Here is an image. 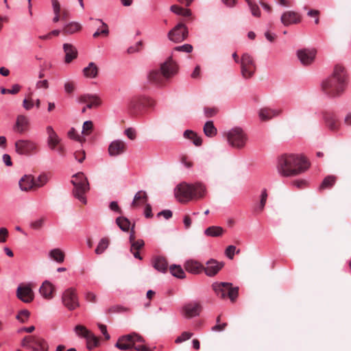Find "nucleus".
<instances>
[{
  "mask_svg": "<svg viewBox=\"0 0 351 351\" xmlns=\"http://www.w3.org/2000/svg\"><path fill=\"white\" fill-rule=\"evenodd\" d=\"M15 151L20 155L29 156L36 154L38 150L36 143L28 139H19L14 143Z\"/></svg>",
  "mask_w": 351,
  "mask_h": 351,
  "instance_id": "10",
  "label": "nucleus"
},
{
  "mask_svg": "<svg viewBox=\"0 0 351 351\" xmlns=\"http://www.w3.org/2000/svg\"><path fill=\"white\" fill-rule=\"evenodd\" d=\"M36 88H45L47 89L49 87V83L47 80L38 81L36 84Z\"/></svg>",
  "mask_w": 351,
  "mask_h": 351,
  "instance_id": "64",
  "label": "nucleus"
},
{
  "mask_svg": "<svg viewBox=\"0 0 351 351\" xmlns=\"http://www.w3.org/2000/svg\"><path fill=\"white\" fill-rule=\"evenodd\" d=\"M62 302L69 311H73L79 307L80 302L76 289L73 287L66 289L62 293Z\"/></svg>",
  "mask_w": 351,
  "mask_h": 351,
  "instance_id": "11",
  "label": "nucleus"
},
{
  "mask_svg": "<svg viewBox=\"0 0 351 351\" xmlns=\"http://www.w3.org/2000/svg\"><path fill=\"white\" fill-rule=\"evenodd\" d=\"M79 101L86 103L88 108L98 107L101 101L99 97L95 95H84L79 98Z\"/></svg>",
  "mask_w": 351,
  "mask_h": 351,
  "instance_id": "22",
  "label": "nucleus"
},
{
  "mask_svg": "<svg viewBox=\"0 0 351 351\" xmlns=\"http://www.w3.org/2000/svg\"><path fill=\"white\" fill-rule=\"evenodd\" d=\"M75 83L71 81L66 82L64 84V90L67 93H71L75 90Z\"/></svg>",
  "mask_w": 351,
  "mask_h": 351,
  "instance_id": "59",
  "label": "nucleus"
},
{
  "mask_svg": "<svg viewBox=\"0 0 351 351\" xmlns=\"http://www.w3.org/2000/svg\"><path fill=\"white\" fill-rule=\"evenodd\" d=\"M47 181V177L45 175L40 176L37 180H36V187H40L43 186Z\"/></svg>",
  "mask_w": 351,
  "mask_h": 351,
  "instance_id": "57",
  "label": "nucleus"
},
{
  "mask_svg": "<svg viewBox=\"0 0 351 351\" xmlns=\"http://www.w3.org/2000/svg\"><path fill=\"white\" fill-rule=\"evenodd\" d=\"M280 21L285 26H289L299 23L301 21V16L298 12L287 11L281 16Z\"/></svg>",
  "mask_w": 351,
  "mask_h": 351,
  "instance_id": "17",
  "label": "nucleus"
},
{
  "mask_svg": "<svg viewBox=\"0 0 351 351\" xmlns=\"http://www.w3.org/2000/svg\"><path fill=\"white\" fill-rule=\"evenodd\" d=\"M110 241L108 238H103L98 243L95 252L99 255L104 252L109 245Z\"/></svg>",
  "mask_w": 351,
  "mask_h": 351,
  "instance_id": "44",
  "label": "nucleus"
},
{
  "mask_svg": "<svg viewBox=\"0 0 351 351\" xmlns=\"http://www.w3.org/2000/svg\"><path fill=\"white\" fill-rule=\"evenodd\" d=\"M43 223H44V220L43 219H40L38 220L32 222L30 224V226L33 229L39 230L42 228Z\"/></svg>",
  "mask_w": 351,
  "mask_h": 351,
  "instance_id": "61",
  "label": "nucleus"
},
{
  "mask_svg": "<svg viewBox=\"0 0 351 351\" xmlns=\"http://www.w3.org/2000/svg\"><path fill=\"white\" fill-rule=\"evenodd\" d=\"M50 257L58 263H62L64 258V252L60 249L52 250L49 252Z\"/></svg>",
  "mask_w": 351,
  "mask_h": 351,
  "instance_id": "45",
  "label": "nucleus"
},
{
  "mask_svg": "<svg viewBox=\"0 0 351 351\" xmlns=\"http://www.w3.org/2000/svg\"><path fill=\"white\" fill-rule=\"evenodd\" d=\"M144 341L142 337L137 334L124 335L119 338L115 347L121 350H128L134 348L137 351H152L144 344H138Z\"/></svg>",
  "mask_w": 351,
  "mask_h": 351,
  "instance_id": "5",
  "label": "nucleus"
},
{
  "mask_svg": "<svg viewBox=\"0 0 351 351\" xmlns=\"http://www.w3.org/2000/svg\"><path fill=\"white\" fill-rule=\"evenodd\" d=\"M74 156L78 162H82L85 159V152L82 150L77 151L75 152Z\"/></svg>",
  "mask_w": 351,
  "mask_h": 351,
  "instance_id": "63",
  "label": "nucleus"
},
{
  "mask_svg": "<svg viewBox=\"0 0 351 351\" xmlns=\"http://www.w3.org/2000/svg\"><path fill=\"white\" fill-rule=\"evenodd\" d=\"M131 247H130V252L133 254L134 256L136 258H138L139 260L142 259V257L141 256L138 251L143 247L145 245V243L143 240L138 239L134 242L130 243Z\"/></svg>",
  "mask_w": 351,
  "mask_h": 351,
  "instance_id": "33",
  "label": "nucleus"
},
{
  "mask_svg": "<svg viewBox=\"0 0 351 351\" xmlns=\"http://www.w3.org/2000/svg\"><path fill=\"white\" fill-rule=\"evenodd\" d=\"M126 144L122 141H112L108 147V153L111 156H117L123 153L126 150Z\"/></svg>",
  "mask_w": 351,
  "mask_h": 351,
  "instance_id": "18",
  "label": "nucleus"
},
{
  "mask_svg": "<svg viewBox=\"0 0 351 351\" xmlns=\"http://www.w3.org/2000/svg\"><path fill=\"white\" fill-rule=\"evenodd\" d=\"M223 267V262L210 258L204 265L203 271L207 276L213 277L216 276Z\"/></svg>",
  "mask_w": 351,
  "mask_h": 351,
  "instance_id": "13",
  "label": "nucleus"
},
{
  "mask_svg": "<svg viewBox=\"0 0 351 351\" xmlns=\"http://www.w3.org/2000/svg\"><path fill=\"white\" fill-rule=\"evenodd\" d=\"M188 29L182 23H178L168 33V38L174 43H181L188 37Z\"/></svg>",
  "mask_w": 351,
  "mask_h": 351,
  "instance_id": "12",
  "label": "nucleus"
},
{
  "mask_svg": "<svg viewBox=\"0 0 351 351\" xmlns=\"http://www.w3.org/2000/svg\"><path fill=\"white\" fill-rule=\"evenodd\" d=\"M281 110H275L269 108H263L259 110L258 115L262 121H268L281 113Z\"/></svg>",
  "mask_w": 351,
  "mask_h": 351,
  "instance_id": "27",
  "label": "nucleus"
},
{
  "mask_svg": "<svg viewBox=\"0 0 351 351\" xmlns=\"http://www.w3.org/2000/svg\"><path fill=\"white\" fill-rule=\"evenodd\" d=\"M63 50L65 53L64 62L66 64L71 63L73 60L77 58V50L75 46L69 43L63 45Z\"/></svg>",
  "mask_w": 351,
  "mask_h": 351,
  "instance_id": "20",
  "label": "nucleus"
},
{
  "mask_svg": "<svg viewBox=\"0 0 351 351\" xmlns=\"http://www.w3.org/2000/svg\"><path fill=\"white\" fill-rule=\"evenodd\" d=\"M8 236V230L5 228H0V243H5Z\"/></svg>",
  "mask_w": 351,
  "mask_h": 351,
  "instance_id": "58",
  "label": "nucleus"
},
{
  "mask_svg": "<svg viewBox=\"0 0 351 351\" xmlns=\"http://www.w3.org/2000/svg\"><path fill=\"white\" fill-rule=\"evenodd\" d=\"M213 290L215 294L221 299L229 298L234 302L239 294V288L232 287L229 282H215L212 285Z\"/></svg>",
  "mask_w": 351,
  "mask_h": 351,
  "instance_id": "6",
  "label": "nucleus"
},
{
  "mask_svg": "<svg viewBox=\"0 0 351 351\" xmlns=\"http://www.w3.org/2000/svg\"><path fill=\"white\" fill-rule=\"evenodd\" d=\"M193 336V333L190 332H183L182 335L177 337L176 343H180L182 341L189 339Z\"/></svg>",
  "mask_w": 351,
  "mask_h": 351,
  "instance_id": "52",
  "label": "nucleus"
},
{
  "mask_svg": "<svg viewBox=\"0 0 351 351\" xmlns=\"http://www.w3.org/2000/svg\"><path fill=\"white\" fill-rule=\"evenodd\" d=\"M347 85V73L341 64H336L330 77L322 82L324 93L330 97L340 96Z\"/></svg>",
  "mask_w": 351,
  "mask_h": 351,
  "instance_id": "2",
  "label": "nucleus"
},
{
  "mask_svg": "<svg viewBox=\"0 0 351 351\" xmlns=\"http://www.w3.org/2000/svg\"><path fill=\"white\" fill-rule=\"evenodd\" d=\"M224 230L220 226H210L204 231L206 235L208 237H219L223 234Z\"/></svg>",
  "mask_w": 351,
  "mask_h": 351,
  "instance_id": "39",
  "label": "nucleus"
},
{
  "mask_svg": "<svg viewBox=\"0 0 351 351\" xmlns=\"http://www.w3.org/2000/svg\"><path fill=\"white\" fill-rule=\"evenodd\" d=\"M184 136L191 140L196 146H200L202 143V138L192 130H186L184 132Z\"/></svg>",
  "mask_w": 351,
  "mask_h": 351,
  "instance_id": "36",
  "label": "nucleus"
},
{
  "mask_svg": "<svg viewBox=\"0 0 351 351\" xmlns=\"http://www.w3.org/2000/svg\"><path fill=\"white\" fill-rule=\"evenodd\" d=\"M30 313L27 310L21 311L16 316V319L21 322H25L29 317Z\"/></svg>",
  "mask_w": 351,
  "mask_h": 351,
  "instance_id": "51",
  "label": "nucleus"
},
{
  "mask_svg": "<svg viewBox=\"0 0 351 351\" xmlns=\"http://www.w3.org/2000/svg\"><path fill=\"white\" fill-rule=\"evenodd\" d=\"M173 50L178 51H184L186 53H190L193 50V46L189 44H185L182 46L176 47Z\"/></svg>",
  "mask_w": 351,
  "mask_h": 351,
  "instance_id": "54",
  "label": "nucleus"
},
{
  "mask_svg": "<svg viewBox=\"0 0 351 351\" xmlns=\"http://www.w3.org/2000/svg\"><path fill=\"white\" fill-rule=\"evenodd\" d=\"M98 327L101 332L104 335L106 340H109L110 338V335L108 333L106 326L102 324H98Z\"/></svg>",
  "mask_w": 351,
  "mask_h": 351,
  "instance_id": "62",
  "label": "nucleus"
},
{
  "mask_svg": "<svg viewBox=\"0 0 351 351\" xmlns=\"http://www.w3.org/2000/svg\"><path fill=\"white\" fill-rule=\"evenodd\" d=\"M309 167L308 160L302 156L285 154L278 159L277 171L282 177H293L305 172Z\"/></svg>",
  "mask_w": 351,
  "mask_h": 351,
  "instance_id": "1",
  "label": "nucleus"
},
{
  "mask_svg": "<svg viewBox=\"0 0 351 351\" xmlns=\"http://www.w3.org/2000/svg\"><path fill=\"white\" fill-rule=\"evenodd\" d=\"M99 23H101V27H99L98 29L93 34V36L94 38H97L100 35H102L105 37L108 36L109 34V29L108 25L104 23L101 19L97 20Z\"/></svg>",
  "mask_w": 351,
  "mask_h": 351,
  "instance_id": "37",
  "label": "nucleus"
},
{
  "mask_svg": "<svg viewBox=\"0 0 351 351\" xmlns=\"http://www.w3.org/2000/svg\"><path fill=\"white\" fill-rule=\"evenodd\" d=\"M148 199L147 195L145 191H140L134 195L133 202L131 204L132 208H136L143 204H147Z\"/></svg>",
  "mask_w": 351,
  "mask_h": 351,
  "instance_id": "30",
  "label": "nucleus"
},
{
  "mask_svg": "<svg viewBox=\"0 0 351 351\" xmlns=\"http://www.w3.org/2000/svg\"><path fill=\"white\" fill-rule=\"evenodd\" d=\"M267 196H268V195H267V190L265 189H264L261 192L259 205L256 206L254 208V212L256 213L260 214L263 211L266 202H267Z\"/></svg>",
  "mask_w": 351,
  "mask_h": 351,
  "instance_id": "38",
  "label": "nucleus"
},
{
  "mask_svg": "<svg viewBox=\"0 0 351 351\" xmlns=\"http://www.w3.org/2000/svg\"><path fill=\"white\" fill-rule=\"evenodd\" d=\"M246 3H247L252 14L254 16L256 17H260L261 16V11L258 6V5L253 1V0H245Z\"/></svg>",
  "mask_w": 351,
  "mask_h": 351,
  "instance_id": "47",
  "label": "nucleus"
},
{
  "mask_svg": "<svg viewBox=\"0 0 351 351\" xmlns=\"http://www.w3.org/2000/svg\"><path fill=\"white\" fill-rule=\"evenodd\" d=\"M184 269L193 274H199L203 272L204 265L197 261L189 260L184 263Z\"/></svg>",
  "mask_w": 351,
  "mask_h": 351,
  "instance_id": "23",
  "label": "nucleus"
},
{
  "mask_svg": "<svg viewBox=\"0 0 351 351\" xmlns=\"http://www.w3.org/2000/svg\"><path fill=\"white\" fill-rule=\"evenodd\" d=\"M74 331L77 336L84 338H86L88 335H90V333L91 332V331L88 330L84 326L80 324L75 327Z\"/></svg>",
  "mask_w": 351,
  "mask_h": 351,
  "instance_id": "46",
  "label": "nucleus"
},
{
  "mask_svg": "<svg viewBox=\"0 0 351 351\" xmlns=\"http://www.w3.org/2000/svg\"><path fill=\"white\" fill-rule=\"evenodd\" d=\"M82 29V25L77 22H71L64 25L62 29L64 35H71L80 32Z\"/></svg>",
  "mask_w": 351,
  "mask_h": 351,
  "instance_id": "31",
  "label": "nucleus"
},
{
  "mask_svg": "<svg viewBox=\"0 0 351 351\" xmlns=\"http://www.w3.org/2000/svg\"><path fill=\"white\" fill-rule=\"evenodd\" d=\"M142 97V101H143V108L147 107V108H152L155 105V101L153 100L152 98L147 97Z\"/></svg>",
  "mask_w": 351,
  "mask_h": 351,
  "instance_id": "53",
  "label": "nucleus"
},
{
  "mask_svg": "<svg viewBox=\"0 0 351 351\" xmlns=\"http://www.w3.org/2000/svg\"><path fill=\"white\" fill-rule=\"evenodd\" d=\"M226 137L230 146L239 149L245 147L247 140L246 134L239 128H235L228 131L226 134Z\"/></svg>",
  "mask_w": 351,
  "mask_h": 351,
  "instance_id": "8",
  "label": "nucleus"
},
{
  "mask_svg": "<svg viewBox=\"0 0 351 351\" xmlns=\"http://www.w3.org/2000/svg\"><path fill=\"white\" fill-rule=\"evenodd\" d=\"M16 296L22 302L29 303L34 298V293L32 288L28 285H19L16 290Z\"/></svg>",
  "mask_w": 351,
  "mask_h": 351,
  "instance_id": "16",
  "label": "nucleus"
},
{
  "mask_svg": "<svg viewBox=\"0 0 351 351\" xmlns=\"http://www.w3.org/2000/svg\"><path fill=\"white\" fill-rule=\"evenodd\" d=\"M316 53V50L313 49H302L297 51V56L303 65L307 66L313 62Z\"/></svg>",
  "mask_w": 351,
  "mask_h": 351,
  "instance_id": "15",
  "label": "nucleus"
},
{
  "mask_svg": "<svg viewBox=\"0 0 351 351\" xmlns=\"http://www.w3.org/2000/svg\"><path fill=\"white\" fill-rule=\"evenodd\" d=\"M71 182L74 185V196L83 204H86V200L84 195L89 190L87 178L83 173H77L73 176Z\"/></svg>",
  "mask_w": 351,
  "mask_h": 351,
  "instance_id": "7",
  "label": "nucleus"
},
{
  "mask_svg": "<svg viewBox=\"0 0 351 351\" xmlns=\"http://www.w3.org/2000/svg\"><path fill=\"white\" fill-rule=\"evenodd\" d=\"M152 265L158 271L166 272L167 270L168 263L165 257L158 256L153 258Z\"/></svg>",
  "mask_w": 351,
  "mask_h": 351,
  "instance_id": "29",
  "label": "nucleus"
},
{
  "mask_svg": "<svg viewBox=\"0 0 351 351\" xmlns=\"http://www.w3.org/2000/svg\"><path fill=\"white\" fill-rule=\"evenodd\" d=\"M116 223L123 231H129L131 226L130 220L125 217H119L116 219Z\"/></svg>",
  "mask_w": 351,
  "mask_h": 351,
  "instance_id": "40",
  "label": "nucleus"
},
{
  "mask_svg": "<svg viewBox=\"0 0 351 351\" xmlns=\"http://www.w3.org/2000/svg\"><path fill=\"white\" fill-rule=\"evenodd\" d=\"M83 74L88 78H95L98 75L99 68L94 62H90L87 66L84 68Z\"/></svg>",
  "mask_w": 351,
  "mask_h": 351,
  "instance_id": "32",
  "label": "nucleus"
},
{
  "mask_svg": "<svg viewBox=\"0 0 351 351\" xmlns=\"http://www.w3.org/2000/svg\"><path fill=\"white\" fill-rule=\"evenodd\" d=\"M169 271L171 274L178 278H184L185 273L180 265H173L170 266Z\"/></svg>",
  "mask_w": 351,
  "mask_h": 351,
  "instance_id": "43",
  "label": "nucleus"
},
{
  "mask_svg": "<svg viewBox=\"0 0 351 351\" xmlns=\"http://www.w3.org/2000/svg\"><path fill=\"white\" fill-rule=\"evenodd\" d=\"M202 310V306L199 302L192 301L184 304L182 308L183 315L188 318L198 316Z\"/></svg>",
  "mask_w": 351,
  "mask_h": 351,
  "instance_id": "14",
  "label": "nucleus"
},
{
  "mask_svg": "<svg viewBox=\"0 0 351 351\" xmlns=\"http://www.w3.org/2000/svg\"><path fill=\"white\" fill-rule=\"evenodd\" d=\"M33 339L31 342V346L38 348V351H47L48 346L47 342L43 338L32 335Z\"/></svg>",
  "mask_w": 351,
  "mask_h": 351,
  "instance_id": "34",
  "label": "nucleus"
},
{
  "mask_svg": "<svg viewBox=\"0 0 351 351\" xmlns=\"http://www.w3.org/2000/svg\"><path fill=\"white\" fill-rule=\"evenodd\" d=\"M174 193L178 201L184 204L193 199L204 198L206 193V189L202 183L189 184L182 182L176 186Z\"/></svg>",
  "mask_w": 351,
  "mask_h": 351,
  "instance_id": "3",
  "label": "nucleus"
},
{
  "mask_svg": "<svg viewBox=\"0 0 351 351\" xmlns=\"http://www.w3.org/2000/svg\"><path fill=\"white\" fill-rule=\"evenodd\" d=\"M32 339V335L25 336L21 341V346L25 348H32L33 351H38V348L31 346Z\"/></svg>",
  "mask_w": 351,
  "mask_h": 351,
  "instance_id": "48",
  "label": "nucleus"
},
{
  "mask_svg": "<svg viewBox=\"0 0 351 351\" xmlns=\"http://www.w3.org/2000/svg\"><path fill=\"white\" fill-rule=\"evenodd\" d=\"M203 130L204 134L208 137H213L217 133V128L215 127L214 123L212 121H208L206 122V123L204 125Z\"/></svg>",
  "mask_w": 351,
  "mask_h": 351,
  "instance_id": "35",
  "label": "nucleus"
},
{
  "mask_svg": "<svg viewBox=\"0 0 351 351\" xmlns=\"http://www.w3.org/2000/svg\"><path fill=\"white\" fill-rule=\"evenodd\" d=\"M125 134L131 140L136 138V134L134 129L129 128L125 130Z\"/></svg>",
  "mask_w": 351,
  "mask_h": 351,
  "instance_id": "60",
  "label": "nucleus"
},
{
  "mask_svg": "<svg viewBox=\"0 0 351 351\" xmlns=\"http://www.w3.org/2000/svg\"><path fill=\"white\" fill-rule=\"evenodd\" d=\"M235 252H236V247L234 245H229L226 250V255L230 259H232Z\"/></svg>",
  "mask_w": 351,
  "mask_h": 351,
  "instance_id": "56",
  "label": "nucleus"
},
{
  "mask_svg": "<svg viewBox=\"0 0 351 351\" xmlns=\"http://www.w3.org/2000/svg\"><path fill=\"white\" fill-rule=\"evenodd\" d=\"M337 178L334 176H328L324 178L322 182L319 189L324 190L331 188L335 183Z\"/></svg>",
  "mask_w": 351,
  "mask_h": 351,
  "instance_id": "42",
  "label": "nucleus"
},
{
  "mask_svg": "<svg viewBox=\"0 0 351 351\" xmlns=\"http://www.w3.org/2000/svg\"><path fill=\"white\" fill-rule=\"evenodd\" d=\"M241 72L245 79L251 78L256 72V66L253 57L247 53L242 55L241 60Z\"/></svg>",
  "mask_w": 351,
  "mask_h": 351,
  "instance_id": "9",
  "label": "nucleus"
},
{
  "mask_svg": "<svg viewBox=\"0 0 351 351\" xmlns=\"http://www.w3.org/2000/svg\"><path fill=\"white\" fill-rule=\"evenodd\" d=\"M204 114L206 117H212L216 115L218 112V108L217 107H205Z\"/></svg>",
  "mask_w": 351,
  "mask_h": 351,
  "instance_id": "50",
  "label": "nucleus"
},
{
  "mask_svg": "<svg viewBox=\"0 0 351 351\" xmlns=\"http://www.w3.org/2000/svg\"><path fill=\"white\" fill-rule=\"evenodd\" d=\"M141 97H135L130 99L128 104V110L132 115H136L143 108Z\"/></svg>",
  "mask_w": 351,
  "mask_h": 351,
  "instance_id": "26",
  "label": "nucleus"
},
{
  "mask_svg": "<svg viewBox=\"0 0 351 351\" xmlns=\"http://www.w3.org/2000/svg\"><path fill=\"white\" fill-rule=\"evenodd\" d=\"M292 184L299 189H304L307 185V182L304 180H295L292 182Z\"/></svg>",
  "mask_w": 351,
  "mask_h": 351,
  "instance_id": "55",
  "label": "nucleus"
},
{
  "mask_svg": "<svg viewBox=\"0 0 351 351\" xmlns=\"http://www.w3.org/2000/svg\"><path fill=\"white\" fill-rule=\"evenodd\" d=\"M178 71L176 62L169 57L165 62L161 64L160 70H152L148 75L149 81L158 86L165 84V82L175 75Z\"/></svg>",
  "mask_w": 351,
  "mask_h": 351,
  "instance_id": "4",
  "label": "nucleus"
},
{
  "mask_svg": "<svg viewBox=\"0 0 351 351\" xmlns=\"http://www.w3.org/2000/svg\"><path fill=\"white\" fill-rule=\"evenodd\" d=\"M324 119L327 127L332 131H337L340 126V123L337 116L332 112H326Z\"/></svg>",
  "mask_w": 351,
  "mask_h": 351,
  "instance_id": "24",
  "label": "nucleus"
},
{
  "mask_svg": "<svg viewBox=\"0 0 351 351\" xmlns=\"http://www.w3.org/2000/svg\"><path fill=\"white\" fill-rule=\"evenodd\" d=\"M46 132L48 136V146L51 149L55 150L56 147L60 145V138L51 125H48L46 128Z\"/></svg>",
  "mask_w": 351,
  "mask_h": 351,
  "instance_id": "19",
  "label": "nucleus"
},
{
  "mask_svg": "<svg viewBox=\"0 0 351 351\" xmlns=\"http://www.w3.org/2000/svg\"><path fill=\"white\" fill-rule=\"evenodd\" d=\"M19 186L23 191H29L36 187V180L32 176H25L19 181Z\"/></svg>",
  "mask_w": 351,
  "mask_h": 351,
  "instance_id": "28",
  "label": "nucleus"
},
{
  "mask_svg": "<svg viewBox=\"0 0 351 351\" xmlns=\"http://www.w3.org/2000/svg\"><path fill=\"white\" fill-rule=\"evenodd\" d=\"M93 128V123L91 121H86L84 123L82 127V134L84 135H89Z\"/></svg>",
  "mask_w": 351,
  "mask_h": 351,
  "instance_id": "49",
  "label": "nucleus"
},
{
  "mask_svg": "<svg viewBox=\"0 0 351 351\" xmlns=\"http://www.w3.org/2000/svg\"><path fill=\"white\" fill-rule=\"evenodd\" d=\"M29 125V119L24 115H19L16 118L14 129L19 133L23 134L28 130Z\"/></svg>",
  "mask_w": 351,
  "mask_h": 351,
  "instance_id": "25",
  "label": "nucleus"
},
{
  "mask_svg": "<svg viewBox=\"0 0 351 351\" xmlns=\"http://www.w3.org/2000/svg\"><path fill=\"white\" fill-rule=\"evenodd\" d=\"M87 341V348L92 350L95 347H97L99 344V340L92 332L90 335H88L86 338Z\"/></svg>",
  "mask_w": 351,
  "mask_h": 351,
  "instance_id": "41",
  "label": "nucleus"
},
{
  "mask_svg": "<svg viewBox=\"0 0 351 351\" xmlns=\"http://www.w3.org/2000/svg\"><path fill=\"white\" fill-rule=\"evenodd\" d=\"M55 291V287L48 280L44 281L39 289L40 295L46 300L52 299Z\"/></svg>",
  "mask_w": 351,
  "mask_h": 351,
  "instance_id": "21",
  "label": "nucleus"
}]
</instances>
